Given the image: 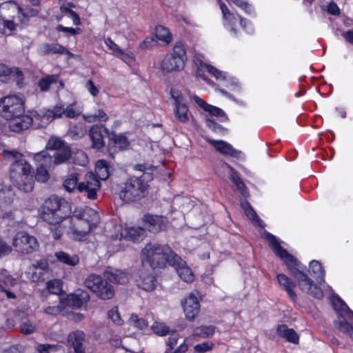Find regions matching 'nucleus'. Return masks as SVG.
<instances>
[{
    "mask_svg": "<svg viewBox=\"0 0 353 353\" xmlns=\"http://www.w3.org/2000/svg\"><path fill=\"white\" fill-rule=\"evenodd\" d=\"M266 239L276 255L284 261L290 274L296 280L299 288L316 299L322 298L323 293L321 289L314 283L311 278L300 270L301 268V263L281 246L275 236L268 233Z\"/></svg>",
    "mask_w": 353,
    "mask_h": 353,
    "instance_id": "1",
    "label": "nucleus"
},
{
    "mask_svg": "<svg viewBox=\"0 0 353 353\" xmlns=\"http://www.w3.org/2000/svg\"><path fill=\"white\" fill-rule=\"evenodd\" d=\"M41 209V219L49 224V230L54 239H59L63 233L60 223L70 217L71 204L64 199L52 196L45 200Z\"/></svg>",
    "mask_w": 353,
    "mask_h": 353,
    "instance_id": "2",
    "label": "nucleus"
},
{
    "mask_svg": "<svg viewBox=\"0 0 353 353\" xmlns=\"http://www.w3.org/2000/svg\"><path fill=\"white\" fill-rule=\"evenodd\" d=\"M141 255L143 262L149 263L152 269H156L165 268L177 254L168 245L149 243L142 250Z\"/></svg>",
    "mask_w": 353,
    "mask_h": 353,
    "instance_id": "3",
    "label": "nucleus"
},
{
    "mask_svg": "<svg viewBox=\"0 0 353 353\" xmlns=\"http://www.w3.org/2000/svg\"><path fill=\"white\" fill-rule=\"evenodd\" d=\"M78 174L72 173L64 180L63 185L68 192H73L77 190L79 192L86 193L88 199H95L97 192L100 189L101 183L94 174L92 172H88L85 176V181L78 183Z\"/></svg>",
    "mask_w": 353,
    "mask_h": 353,
    "instance_id": "4",
    "label": "nucleus"
},
{
    "mask_svg": "<svg viewBox=\"0 0 353 353\" xmlns=\"http://www.w3.org/2000/svg\"><path fill=\"white\" fill-rule=\"evenodd\" d=\"M30 165L24 159L14 161L10 166V179L14 186L25 192L32 191L34 181Z\"/></svg>",
    "mask_w": 353,
    "mask_h": 353,
    "instance_id": "5",
    "label": "nucleus"
},
{
    "mask_svg": "<svg viewBox=\"0 0 353 353\" xmlns=\"http://www.w3.org/2000/svg\"><path fill=\"white\" fill-rule=\"evenodd\" d=\"M148 194V190L144 183L138 178L130 177L123 183L120 189L119 197L125 203L135 202L144 198Z\"/></svg>",
    "mask_w": 353,
    "mask_h": 353,
    "instance_id": "6",
    "label": "nucleus"
},
{
    "mask_svg": "<svg viewBox=\"0 0 353 353\" xmlns=\"http://www.w3.org/2000/svg\"><path fill=\"white\" fill-rule=\"evenodd\" d=\"M186 60L187 55L183 45L181 42H176L172 52L162 60L161 70L164 73L179 71L184 68Z\"/></svg>",
    "mask_w": 353,
    "mask_h": 353,
    "instance_id": "7",
    "label": "nucleus"
},
{
    "mask_svg": "<svg viewBox=\"0 0 353 353\" xmlns=\"http://www.w3.org/2000/svg\"><path fill=\"white\" fill-rule=\"evenodd\" d=\"M65 110L63 105H57L52 110L41 109L39 111H32L31 116L26 117V119L35 128H45L56 118H59L65 114Z\"/></svg>",
    "mask_w": 353,
    "mask_h": 353,
    "instance_id": "8",
    "label": "nucleus"
},
{
    "mask_svg": "<svg viewBox=\"0 0 353 353\" xmlns=\"http://www.w3.org/2000/svg\"><path fill=\"white\" fill-rule=\"evenodd\" d=\"M24 112L23 101L16 95L7 96L0 101V114L7 120L17 119Z\"/></svg>",
    "mask_w": 353,
    "mask_h": 353,
    "instance_id": "9",
    "label": "nucleus"
},
{
    "mask_svg": "<svg viewBox=\"0 0 353 353\" xmlns=\"http://www.w3.org/2000/svg\"><path fill=\"white\" fill-rule=\"evenodd\" d=\"M12 245L14 251L21 254H32L39 247L37 239L24 231H19L14 236Z\"/></svg>",
    "mask_w": 353,
    "mask_h": 353,
    "instance_id": "10",
    "label": "nucleus"
},
{
    "mask_svg": "<svg viewBox=\"0 0 353 353\" xmlns=\"http://www.w3.org/2000/svg\"><path fill=\"white\" fill-rule=\"evenodd\" d=\"M339 303V307L336 303H334V310L339 314V319L334 322V325L341 332L347 334L353 341V325L348 322L353 320V312L341 299Z\"/></svg>",
    "mask_w": 353,
    "mask_h": 353,
    "instance_id": "11",
    "label": "nucleus"
},
{
    "mask_svg": "<svg viewBox=\"0 0 353 353\" xmlns=\"http://www.w3.org/2000/svg\"><path fill=\"white\" fill-rule=\"evenodd\" d=\"M70 146L50 154L48 151H41L34 154V161H40L43 165L52 166L66 162L71 157Z\"/></svg>",
    "mask_w": 353,
    "mask_h": 353,
    "instance_id": "12",
    "label": "nucleus"
},
{
    "mask_svg": "<svg viewBox=\"0 0 353 353\" xmlns=\"http://www.w3.org/2000/svg\"><path fill=\"white\" fill-rule=\"evenodd\" d=\"M98 218H91L78 219H74V222L70 223V228L73 234L81 237L85 236L92 228L97 225Z\"/></svg>",
    "mask_w": 353,
    "mask_h": 353,
    "instance_id": "13",
    "label": "nucleus"
},
{
    "mask_svg": "<svg viewBox=\"0 0 353 353\" xmlns=\"http://www.w3.org/2000/svg\"><path fill=\"white\" fill-rule=\"evenodd\" d=\"M170 265L175 268L179 277L184 281L192 282L194 280L191 269L179 255L174 256V258L170 261Z\"/></svg>",
    "mask_w": 353,
    "mask_h": 353,
    "instance_id": "14",
    "label": "nucleus"
},
{
    "mask_svg": "<svg viewBox=\"0 0 353 353\" xmlns=\"http://www.w3.org/2000/svg\"><path fill=\"white\" fill-rule=\"evenodd\" d=\"M85 334L83 331L76 330L70 333L67 337V346L73 349V353H85Z\"/></svg>",
    "mask_w": 353,
    "mask_h": 353,
    "instance_id": "15",
    "label": "nucleus"
},
{
    "mask_svg": "<svg viewBox=\"0 0 353 353\" xmlns=\"http://www.w3.org/2000/svg\"><path fill=\"white\" fill-rule=\"evenodd\" d=\"M104 132L108 137L110 135V131L102 125H94L89 130V137L92 141V147L99 150L104 146L103 134Z\"/></svg>",
    "mask_w": 353,
    "mask_h": 353,
    "instance_id": "16",
    "label": "nucleus"
},
{
    "mask_svg": "<svg viewBox=\"0 0 353 353\" xmlns=\"http://www.w3.org/2000/svg\"><path fill=\"white\" fill-rule=\"evenodd\" d=\"M181 304L186 318L193 321L200 310V303L197 298L193 294H190Z\"/></svg>",
    "mask_w": 353,
    "mask_h": 353,
    "instance_id": "17",
    "label": "nucleus"
},
{
    "mask_svg": "<svg viewBox=\"0 0 353 353\" xmlns=\"http://www.w3.org/2000/svg\"><path fill=\"white\" fill-rule=\"evenodd\" d=\"M90 300V295L88 292L78 289L74 294L68 296L66 304L74 309L81 308Z\"/></svg>",
    "mask_w": 353,
    "mask_h": 353,
    "instance_id": "18",
    "label": "nucleus"
},
{
    "mask_svg": "<svg viewBox=\"0 0 353 353\" xmlns=\"http://www.w3.org/2000/svg\"><path fill=\"white\" fill-rule=\"evenodd\" d=\"M144 229L150 232L157 233L164 228V218L157 215H145L143 217Z\"/></svg>",
    "mask_w": 353,
    "mask_h": 353,
    "instance_id": "19",
    "label": "nucleus"
},
{
    "mask_svg": "<svg viewBox=\"0 0 353 353\" xmlns=\"http://www.w3.org/2000/svg\"><path fill=\"white\" fill-rule=\"evenodd\" d=\"M103 274L106 280L115 284H125L130 278L128 273L120 270H113L110 268H107Z\"/></svg>",
    "mask_w": 353,
    "mask_h": 353,
    "instance_id": "20",
    "label": "nucleus"
},
{
    "mask_svg": "<svg viewBox=\"0 0 353 353\" xmlns=\"http://www.w3.org/2000/svg\"><path fill=\"white\" fill-rule=\"evenodd\" d=\"M209 142L221 154L232 157L241 158L242 152L233 148L228 143L224 141L210 140Z\"/></svg>",
    "mask_w": 353,
    "mask_h": 353,
    "instance_id": "21",
    "label": "nucleus"
},
{
    "mask_svg": "<svg viewBox=\"0 0 353 353\" xmlns=\"http://www.w3.org/2000/svg\"><path fill=\"white\" fill-rule=\"evenodd\" d=\"M14 78L18 84L23 80V74L17 68H11L5 64H0V81H6L8 79Z\"/></svg>",
    "mask_w": 353,
    "mask_h": 353,
    "instance_id": "22",
    "label": "nucleus"
},
{
    "mask_svg": "<svg viewBox=\"0 0 353 353\" xmlns=\"http://www.w3.org/2000/svg\"><path fill=\"white\" fill-rule=\"evenodd\" d=\"M156 281L154 276L147 273H141L135 280L138 288L148 292L152 291L155 288Z\"/></svg>",
    "mask_w": 353,
    "mask_h": 353,
    "instance_id": "23",
    "label": "nucleus"
},
{
    "mask_svg": "<svg viewBox=\"0 0 353 353\" xmlns=\"http://www.w3.org/2000/svg\"><path fill=\"white\" fill-rule=\"evenodd\" d=\"M41 52L43 55L59 54H69L72 56V54L64 46L59 43H43L41 46Z\"/></svg>",
    "mask_w": 353,
    "mask_h": 353,
    "instance_id": "24",
    "label": "nucleus"
},
{
    "mask_svg": "<svg viewBox=\"0 0 353 353\" xmlns=\"http://www.w3.org/2000/svg\"><path fill=\"white\" fill-rule=\"evenodd\" d=\"M279 336L286 339L290 343L298 344L299 337L297 333L292 328H289L286 325H279L276 329Z\"/></svg>",
    "mask_w": 353,
    "mask_h": 353,
    "instance_id": "25",
    "label": "nucleus"
},
{
    "mask_svg": "<svg viewBox=\"0 0 353 353\" xmlns=\"http://www.w3.org/2000/svg\"><path fill=\"white\" fill-rule=\"evenodd\" d=\"M108 280L103 279L101 285L99 286L95 294L101 299L109 300L114 295V290L112 285L108 283Z\"/></svg>",
    "mask_w": 353,
    "mask_h": 353,
    "instance_id": "26",
    "label": "nucleus"
},
{
    "mask_svg": "<svg viewBox=\"0 0 353 353\" xmlns=\"http://www.w3.org/2000/svg\"><path fill=\"white\" fill-rule=\"evenodd\" d=\"M277 281L281 286H282L288 292L290 298L292 300H295L296 294L293 289L296 285L285 274H279L277 275Z\"/></svg>",
    "mask_w": 353,
    "mask_h": 353,
    "instance_id": "27",
    "label": "nucleus"
},
{
    "mask_svg": "<svg viewBox=\"0 0 353 353\" xmlns=\"http://www.w3.org/2000/svg\"><path fill=\"white\" fill-rule=\"evenodd\" d=\"M309 274L318 283H321L324 281L325 271L318 261L313 260L310 263Z\"/></svg>",
    "mask_w": 353,
    "mask_h": 353,
    "instance_id": "28",
    "label": "nucleus"
},
{
    "mask_svg": "<svg viewBox=\"0 0 353 353\" xmlns=\"http://www.w3.org/2000/svg\"><path fill=\"white\" fill-rule=\"evenodd\" d=\"M95 172L96 175L94 176L98 181L99 179L103 181L106 180L110 175L109 165L108 162L103 159L99 160L96 163Z\"/></svg>",
    "mask_w": 353,
    "mask_h": 353,
    "instance_id": "29",
    "label": "nucleus"
},
{
    "mask_svg": "<svg viewBox=\"0 0 353 353\" xmlns=\"http://www.w3.org/2000/svg\"><path fill=\"white\" fill-rule=\"evenodd\" d=\"M220 8L221 9L224 20L228 21V24L225 23V26H228L230 27V30L236 34V32L234 26L238 21V19L234 16V13L230 10V9L225 3H221L220 4Z\"/></svg>",
    "mask_w": 353,
    "mask_h": 353,
    "instance_id": "30",
    "label": "nucleus"
},
{
    "mask_svg": "<svg viewBox=\"0 0 353 353\" xmlns=\"http://www.w3.org/2000/svg\"><path fill=\"white\" fill-rule=\"evenodd\" d=\"M103 279L100 275L92 273L85 278L84 285L95 294Z\"/></svg>",
    "mask_w": 353,
    "mask_h": 353,
    "instance_id": "31",
    "label": "nucleus"
},
{
    "mask_svg": "<svg viewBox=\"0 0 353 353\" xmlns=\"http://www.w3.org/2000/svg\"><path fill=\"white\" fill-rule=\"evenodd\" d=\"M215 329L214 325H201L194 329L192 334L200 339L210 338L214 335Z\"/></svg>",
    "mask_w": 353,
    "mask_h": 353,
    "instance_id": "32",
    "label": "nucleus"
},
{
    "mask_svg": "<svg viewBox=\"0 0 353 353\" xmlns=\"http://www.w3.org/2000/svg\"><path fill=\"white\" fill-rule=\"evenodd\" d=\"M55 256L60 262L70 266H75L79 262V257L77 255H70L64 252H56Z\"/></svg>",
    "mask_w": 353,
    "mask_h": 353,
    "instance_id": "33",
    "label": "nucleus"
},
{
    "mask_svg": "<svg viewBox=\"0 0 353 353\" xmlns=\"http://www.w3.org/2000/svg\"><path fill=\"white\" fill-rule=\"evenodd\" d=\"M37 163V172L35 174V179L41 183H46L50 178V174L48 171V168H50L52 166H47L43 165V163L40 161H34Z\"/></svg>",
    "mask_w": 353,
    "mask_h": 353,
    "instance_id": "34",
    "label": "nucleus"
},
{
    "mask_svg": "<svg viewBox=\"0 0 353 353\" xmlns=\"http://www.w3.org/2000/svg\"><path fill=\"white\" fill-rule=\"evenodd\" d=\"M68 147H70V145L61 138L52 137L47 143L46 151L50 150L53 153L54 151H59L64 148Z\"/></svg>",
    "mask_w": 353,
    "mask_h": 353,
    "instance_id": "35",
    "label": "nucleus"
},
{
    "mask_svg": "<svg viewBox=\"0 0 353 353\" xmlns=\"http://www.w3.org/2000/svg\"><path fill=\"white\" fill-rule=\"evenodd\" d=\"M174 204L183 212H188L194 207L193 201L188 196H175L174 199Z\"/></svg>",
    "mask_w": 353,
    "mask_h": 353,
    "instance_id": "36",
    "label": "nucleus"
},
{
    "mask_svg": "<svg viewBox=\"0 0 353 353\" xmlns=\"http://www.w3.org/2000/svg\"><path fill=\"white\" fill-rule=\"evenodd\" d=\"M111 144L115 145L120 150H123L127 148L129 145V141L125 136L111 133L110 135H109L108 145H110Z\"/></svg>",
    "mask_w": 353,
    "mask_h": 353,
    "instance_id": "37",
    "label": "nucleus"
},
{
    "mask_svg": "<svg viewBox=\"0 0 353 353\" xmlns=\"http://www.w3.org/2000/svg\"><path fill=\"white\" fill-rule=\"evenodd\" d=\"M230 179L235 184L236 189L243 195L247 194L246 187L239 177L238 172L232 168L230 167Z\"/></svg>",
    "mask_w": 353,
    "mask_h": 353,
    "instance_id": "38",
    "label": "nucleus"
},
{
    "mask_svg": "<svg viewBox=\"0 0 353 353\" xmlns=\"http://www.w3.org/2000/svg\"><path fill=\"white\" fill-rule=\"evenodd\" d=\"M17 280L6 269H0V289L14 286Z\"/></svg>",
    "mask_w": 353,
    "mask_h": 353,
    "instance_id": "39",
    "label": "nucleus"
},
{
    "mask_svg": "<svg viewBox=\"0 0 353 353\" xmlns=\"http://www.w3.org/2000/svg\"><path fill=\"white\" fill-rule=\"evenodd\" d=\"M91 216H93L94 218H98L97 212L92 210L91 208H87L84 210L77 209L74 211L72 216L70 217V223L74 222V219H82V218L88 219L91 218Z\"/></svg>",
    "mask_w": 353,
    "mask_h": 353,
    "instance_id": "40",
    "label": "nucleus"
},
{
    "mask_svg": "<svg viewBox=\"0 0 353 353\" xmlns=\"http://www.w3.org/2000/svg\"><path fill=\"white\" fill-rule=\"evenodd\" d=\"M241 207L243 209L245 215L249 219L256 223L260 227L263 228L262 221L259 219L256 212L248 201H245L242 202Z\"/></svg>",
    "mask_w": 353,
    "mask_h": 353,
    "instance_id": "41",
    "label": "nucleus"
},
{
    "mask_svg": "<svg viewBox=\"0 0 353 353\" xmlns=\"http://www.w3.org/2000/svg\"><path fill=\"white\" fill-rule=\"evenodd\" d=\"M155 37L168 44L172 41V35L168 29L163 26H157L155 29Z\"/></svg>",
    "mask_w": 353,
    "mask_h": 353,
    "instance_id": "42",
    "label": "nucleus"
},
{
    "mask_svg": "<svg viewBox=\"0 0 353 353\" xmlns=\"http://www.w3.org/2000/svg\"><path fill=\"white\" fill-rule=\"evenodd\" d=\"M145 229L142 227H131L127 230V237L133 241H139L143 239Z\"/></svg>",
    "mask_w": 353,
    "mask_h": 353,
    "instance_id": "43",
    "label": "nucleus"
},
{
    "mask_svg": "<svg viewBox=\"0 0 353 353\" xmlns=\"http://www.w3.org/2000/svg\"><path fill=\"white\" fill-rule=\"evenodd\" d=\"M46 288L50 294L59 295L62 292V281L60 279H52L46 283Z\"/></svg>",
    "mask_w": 353,
    "mask_h": 353,
    "instance_id": "44",
    "label": "nucleus"
},
{
    "mask_svg": "<svg viewBox=\"0 0 353 353\" xmlns=\"http://www.w3.org/2000/svg\"><path fill=\"white\" fill-rule=\"evenodd\" d=\"M153 332L159 336H163L168 334L175 332V330H170L169 327L163 323L155 322L151 327Z\"/></svg>",
    "mask_w": 353,
    "mask_h": 353,
    "instance_id": "45",
    "label": "nucleus"
},
{
    "mask_svg": "<svg viewBox=\"0 0 353 353\" xmlns=\"http://www.w3.org/2000/svg\"><path fill=\"white\" fill-rule=\"evenodd\" d=\"M188 108L185 104L175 106L174 114L180 122L185 123L188 121Z\"/></svg>",
    "mask_w": 353,
    "mask_h": 353,
    "instance_id": "46",
    "label": "nucleus"
},
{
    "mask_svg": "<svg viewBox=\"0 0 353 353\" xmlns=\"http://www.w3.org/2000/svg\"><path fill=\"white\" fill-rule=\"evenodd\" d=\"M205 111L209 112L211 116L218 117L221 121H224L227 119L225 112L219 108L209 104Z\"/></svg>",
    "mask_w": 353,
    "mask_h": 353,
    "instance_id": "47",
    "label": "nucleus"
},
{
    "mask_svg": "<svg viewBox=\"0 0 353 353\" xmlns=\"http://www.w3.org/2000/svg\"><path fill=\"white\" fill-rule=\"evenodd\" d=\"M14 3L13 8L14 9H17L18 12L21 13L24 18H29L34 16H36L39 11L34 8H22L19 6L16 3V1H12Z\"/></svg>",
    "mask_w": 353,
    "mask_h": 353,
    "instance_id": "48",
    "label": "nucleus"
},
{
    "mask_svg": "<svg viewBox=\"0 0 353 353\" xmlns=\"http://www.w3.org/2000/svg\"><path fill=\"white\" fill-rule=\"evenodd\" d=\"M56 82V79L53 76H48L42 78L38 83V85L41 91H47L49 90L50 85Z\"/></svg>",
    "mask_w": 353,
    "mask_h": 353,
    "instance_id": "49",
    "label": "nucleus"
},
{
    "mask_svg": "<svg viewBox=\"0 0 353 353\" xmlns=\"http://www.w3.org/2000/svg\"><path fill=\"white\" fill-rule=\"evenodd\" d=\"M130 323L136 327L143 330L148 327V323L146 320L142 318H139L137 314H132L130 318Z\"/></svg>",
    "mask_w": 353,
    "mask_h": 353,
    "instance_id": "50",
    "label": "nucleus"
},
{
    "mask_svg": "<svg viewBox=\"0 0 353 353\" xmlns=\"http://www.w3.org/2000/svg\"><path fill=\"white\" fill-rule=\"evenodd\" d=\"M213 347L214 343L212 342H203L194 346V353H205L206 352L211 350Z\"/></svg>",
    "mask_w": 353,
    "mask_h": 353,
    "instance_id": "51",
    "label": "nucleus"
},
{
    "mask_svg": "<svg viewBox=\"0 0 353 353\" xmlns=\"http://www.w3.org/2000/svg\"><path fill=\"white\" fill-rule=\"evenodd\" d=\"M74 162L79 165H85L88 162L87 155L82 150L77 151L74 154Z\"/></svg>",
    "mask_w": 353,
    "mask_h": 353,
    "instance_id": "52",
    "label": "nucleus"
},
{
    "mask_svg": "<svg viewBox=\"0 0 353 353\" xmlns=\"http://www.w3.org/2000/svg\"><path fill=\"white\" fill-rule=\"evenodd\" d=\"M154 167L152 166V170L145 171L141 176H134L135 178H138V179L141 182L144 183L146 186V190H148V182L152 180V171L154 170Z\"/></svg>",
    "mask_w": 353,
    "mask_h": 353,
    "instance_id": "53",
    "label": "nucleus"
},
{
    "mask_svg": "<svg viewBox=\"0 0 353 353\" xmlns=\"http://www.w3.org/2000/svg\"><path fill=\"white\" fill-rule=\"evenodd\" d=\"M108 317L116 324L121 325L122 323V319H121L120 314L118 312L117 307L112 308L108 311Z\"/></svg>",
    "mask_w": 353,
    "mask_h": 353,
    "instance_id": "54",
    "label": "nucleus"
},
{
    "mask_svg": "<svg viewBox=\"0 0 353 353\" xmlns=\"http://www.w3.org/2000/svg\"><path fill=\"white\" fill-rule=\"evenodd\" d=\"M204 67L206 69V70L209 73L212 74L216 79H225L224 74L221 71L216 69V68H214L212 65H205Z\"/></svg>",
    "mask_w": 353,
    "mask_h": 353,
    "instance_id": "55",
    "label": "nucleus"
},
{
    "mask_svg": "<svg viewBox=\"0 0 353 353\" xmlns=\"http://www.w3.org/2000/svg\"><path fill=\"white\" fill-rule=\"evenodd\" d=\"M81 111L74 107V104L68 105L65 110V115L68 118H75L79 116Z\"/></svg>",
    "mask_w": 353,
    "mask_h": 353,
    "instance_id": "56",
    "label": "nucleus"
},
{
    "mask_svg": "<svg viewBox=\"0 0 353 353\" xmlns=\"http://www.w3.org/2000/svg\"><path fill=\"white\" fill-rule=\"evenodd\" d=\"M39 353H52L57 350V346L50 344H40L37 348Z\"/></svg>",
    "mask_w": 353,
    "mask_h": 353,
    "instance_id": "57",
    "label": "nucleus"
},
{
    "mask_svg": "<svg viewBox=\"0 0 353 353\" xmlns=\"http://www.w3.org/2000/svg\"><path fill=\"white\" fill-rule=\"evenodd\" d=\"M156 39L157 38L154 37H148L145 38V39L140 43V48L144 50L148 48L149 47L156 46L157 43V40Z\"/></svg>",
    "mask_w": 353,
    "mask_h": 353,
    "instance_id": "58",
    "label": "nucleus"
},
{
    "mask_svg": "<svg viewBox=\"0 0 353 353\" xmlns=\"http://www.w3.org/2000/svg\"><path fill=\"white\" fill-rule=\"evenodd\" d=\"M12 251V248L5 241L0 240V258L8 255Z\"/></svg>",
    "mask_w": 353,
    "mask_h": 353,
    "instance_id": "59",
    "label": "nucleus"
},
{
    "mask_svg": "<svg viewBox=\"0 0 353 353\" xmlns=\"http://www.w3.org/2000/svg\"><path fill=\"white\" fill-rule=\"evenodd\" d=\"M34 270L49 271V265L47 261L42 259L37 261L32 265Z\"/></svg>",
    "mask_w": 353,
    "mask_h": 353,
    "instance_id": "60",
    "label": "nucleus"
},
{
    "mask_svg": "<svg viewBox=\"0 0 353 353\" xmlns=\"http://www.w3.org/2000/svg\"><path fill=\"white\" fill-rule=\"evenodd\" d=\"M57 30L59 32H63L65 33H70L72 35H75L77 34H79L81 32L80 28H67L59 24L57 26Z\"/></svg>",
    "mask_w": 353,
    "mask_h": 353,
    "instance_id": "61",
    "label": "nucleus"
},
{
    "mask_svg": "<svg viewBox=\"0 0 353 353\" xmlns=\"http://www.w3.org/2000/svg\"><path fill=\"white\" fill-rule=\"evenodd\" d=\"M105 43L108 48L113 52L114 54L117 55L119 51L121 49L110 38H106L105 39Z\"/></svg>",
    "mask_w": 353,
    "mask_h": 353,
    "instance_id": "62",
    "label": "nucleus"
},
{
    "mask_svg": "<svg viewBox=\"0 0 353 353\" xmlns=\"http://www.w3.org/2000/svg\"><path fill=\"white\" fill-rule=\"evenodd\" d=\"M48 273V271L35 270L32 272V279L33 281H38L39 280L44 281L46 279L45 274ZM48 277H46L47 279Z\"/></svg>",
    "mask_w": 353,
    "mask_h": 353,
    "instance_id": "63",
    "label": "nucleus"
},
{
    "mask_svg": "<svg viewBox=\"0 0 353 353\" xmlns=\"http://www.w3.org/2000/svg\"><path fill=\"white\" fill-rule=\"evenodd\" d=\"M3 353H23V347L21 345H11L4 350Z\"/></svg>",
    "mask_w": 353,
    "mask_h": 353,
    "instance_id": "64",
    "label": "nucleus"
}]
</instances>
